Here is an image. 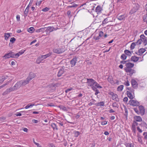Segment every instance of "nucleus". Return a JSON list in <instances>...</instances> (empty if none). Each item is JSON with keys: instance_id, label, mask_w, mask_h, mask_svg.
<instances>
[{"instance_id": "1", "label": "nucleus", "mask_w": 147, "mask_h": 147, "mask_svg": "<svg viewBox=\"0 0 147 147\" xmlns=\"http://www.w3.org/2000/svg\"><path fill=\"white\" fill-rule=\"evenodd\" d=\"M87 83L88 86H90L91 88L94 91L98 92L97 88L100 89L102 87L100 86L95 81L92 79H87Z\"/></svg>"}, {"instance_id": "2", "label": "nucleus", "mask_w": 147, "mask_h": 147, "mask_svg": "<svg viewBox=\"0 0 147 147\" xmlns=\"http://www.w3.org/2000/svg\"><path fill=\"white\" fill-rule=\"evenodd\" d=\"M22 86V85L20 81L17 82L12 87L9 88L8 89H7L6 90L7 92H10L12 91H15L16 90L18 89Z\"/></svg>"}, {"instance_id": "3", "label": "nucleus", "mask_w": 147, "mask_h": 147, "mask_svg": "<svg viewBox=\"0 0 147 147\" xmlns=\"http://www.w3.org/2000/svg\"><path fill=\"white\" fill-rule=\"evenodd\" d=\"M139 5L137 3L134 4L133 5V8L131 10L129 13L131 14H132L136 12L139 9Z\"/></svg>"}, {"instance_id": "4", "label": "nucleus", "mask_w": 147, "mask_h": 147, "mask_svg": "<svg viewBox=\"0 0 147 147\" xmlns=\"http://www.w3.org/2000/svg\"><path fill=\"white\" fill-rule=\"evenodd\" d=\"M61 84V83L59 82L57 83L54 84H52L48 86L47 88H49V89L50 90H53L55 89L56 87H57L60 86Z\"/></svg>"}, {"instance_id": "5", "label": "nucleus", "mask_w": 147, "mask_h": 147, "mask_svg": "<svg viewBox=\"0 0 147 147\" xmlns=\"http://www.w3.org/2000/svg\"><path fill=\"white\" fill-rule=\"evenodd\" d=\"M46 30H45V31L46 32V34H49L50 32H52L54 30H56L58 29L57 28H55L53 27L49 26L47 28H46Z\"/></svg>"}, {"instance_id": "6", "label": "nucleus", "mask_w": 147, "mask_h": 147, "mask_svg": "<svg viewBox=\"0 0 147 147\" xmlns=\"http://www.w3.org/2000/svg\"><path fill=\"white\" fill-rule=\"evenodd\" d=\"M130 105L134 106H138L140 105L139 103L137 101L133 100H131L129 102Z\"/></svg>"}, {"instance_id": "7", "label": "nucleus", "mask_w": 147, "mask_h": 147, "mask_svg": "<svg viewBox=\"0 0 147 147\" xmlns=\"http://www.w3.org/2000/svg\"><path fill=\"white\" fill-rule=\"evenodd\" d=\"M138 109L139 110V114H140L142 115H144L145 113V109L144 107L142 106H140L138 107Z\"/></svg>"}, {"instance_id": "8", "label": "nucleus", "mask_w": 147, "mask_h": 147, "mask_svg": "<svg viewBox=\"0 0 147 147\" xmlns=\"http://www.w3.org/2000/svg\"><path fill=\"white\" fill-rule=\"evenodd\" d=\"M77 61V59L76 57H74L70 61V64L71 65V67H73L76 64Z\"/></svg>"}, {"instance_id": "9", "label": "nucleus", "mask_w": 147, "mask_h": 147, "mask_svg": "<svg viewBox=\"0 0 147 147\" xmlns=\"http://www.w3.org/2000/svg\"><path fill=\"white\" fill-rule=\"evenodd\" d=\"M64 51L63 48H57L53 50L54 52L57 53H60Z\"/></svg>"}, {"instance_id": "10", "label": "nucleus", "mask_w": 147, "mask_h": 147, "mask_svg": "<svg viewBox=\"0 0 147 147\" xmlns=\"http://www.w3.org/2000/svg\"><path fill=\"white\" fill-rule=\"evenodd\" d=\"M3 57L4 58L3 59H6L10 57L13 58V57L12 56V52L11 51L9 53L5 54Z\"/></svg>"}, {"instance_id": "11", "label": "nucleus", "mask_w": 147, "mask_h": 147, "mask_svg": "<svg viewBox=\"0 0 147 147\" xmlns=\"http://www.w3.org/2000/svg\"><path fill=\"white\" fill-rule=\"evenodd\" d=\"M127 16L126 15L123 14L120 16H117V19L119 20H124L125 19V18H127Z\"/></svg>"}, {"instance_id": "12", "label": "nucleus", "mask_w": 147, "mask_h": 147, "mask_svg": "<svg viewBox=\"0 0 147 147\" xmlns=\"http://www.w3.org/2000/svg\"><path fill=\"white\" fill-rule=\"evenodd\" d=\"M138 125V123L136 121H134L133 124L132 125V131L134 133H136V125Z\"/></svg>"}, {"instance_id": "13", "label": "nucleus", "mask_w": 147, "mask_h": 147, "mask_svg": "<svg viewBox=\"0 0 147 147\" xmlns=\"http://www.w3.org/2000/svg\"><path fill=\"white\" fill-rule=\"evenodd\" d=\"M21 83L22 86H24L28 84L29 81V79H27V78L25 80H22L20 81Z\"/></svg>"}, {"instance_id": "14", "label": "nucleus", "mask_w": 147, "mask_h": 147, "mask_svg": "<svg viewBox=\"0 0 147 147\" xmlns=\"http://www.w3.org/2000/svg\"><path fill=\"white\" fill-rule=\"evenodd\" d=\"M102 10V9L100 5L97 6L95 10V11L97 14L100 13Z\"/></svg>"}, {"instance_id": "15", "label": "nucleus", "mask_w": 147, "mask_h": 147, "mask_svg": "<svg viewBox=\"0 0 147 147\" xmlns=\"http://www.w3.org/2000/svg\"><path fill=\"white\" fill-rule=\"evenodd\" d=\"M35 76L36 75L35 74L32 73H30L27 78L29 79V81H30L31 80L34 78Z\"/></svg>"}, {"instance_id": "16", "label": "nucleus", "mask_w": 147, "mask_h": 147, "mask_svg": "<svg viewBox=\"0 0 147 147\" xmlns=\"http://www.w3.org/2000/svg\"><path fill=\"white\" fill-rule=\"evenodd\" d=\"M110 94L112 95V99L113 100H115L116 101H118L119 100L117 97L118 96L115 94H114L113 92H110Z\"/></svg>"}, {"instance_id": "17", "label": "nucleus", "mask_w": 147, "mask_h": 147, "mask_svg": "<svg viewBox=\"0 0 147 147\" xmlns=\"http://www.w3.org/2000/svg\"><path fill=\"white\" fill-rule=\"evenodd\" d=\"M51 55V53H48L45 55H42L41 57H39L42 60V61L44 59H45L50 56Z\"/></svg>"}, {"instance_id": "18", "label": "nucleus", "mask_w": 147, "mask_h": 147, "mask_svg": "<svg viewBox=\"0 0 147 147\" xmlns=\"http://www.w3.org/2000/svg\"><path fill=\"white\" fill-rule=\"evenodd\" d=\"M139 58L135 56H132L131 58V60L134 62H136L138 60Z\"/></svg>"}, {"instance_id": "19", "label": "nucleus", "mask_w": 147, "mask_h": 147, "mask_svg": "<svg viewBox=\"0 0 147 147\" xmlns=\"http://www.w3.org/2000/svg\"><path fill=\"white\" fill-rule=\"evenodd\" d=\"M131 83L134 88H136L137 86V83L135 80H132L131 81Z\"/></svg>"}, {"instance_id": "20", "label": "nucleus", "mask_w": 147, "mask_h": 147, "mask_svg": "<svg viewBox=\"0 0 147 147\" xmlns=\"http://www.w3.org/2000/svg\"><path fill=\"white\" fill-rule=\"evenodd\" d=\"M145 51H146V50L145 49H143V48H141L138 51V53H136V54H137L138 55H141Z\"/></svg>"}, {"instance_id": "21", "label": "nucleus", "mask_w": 147, "mask_h": 147, "mask_svg": "<svg viewBox=\"0 0 147 147\" xmlns=\"http://www.w3.org/2000/svg\"><path fill=\"white\" fill-rule=\"evenodd\" d=\"M127 95L130 99H133L134 97V92H127Z\"/></svg>"}, {"instance_id": "22", "label": "nucleus", "mask_w": 147, "mask_h": 147, "mask_svg": "<svg viewBox=\"0 0 147 147\" xmlns=\"http://www.w3.org/2000/svg\"><path fill=\"white\" fill-rule=\"evenodd\" d=\"M134 120L137 121L138 122L141 121L142 119L141 117L139 116H136L134 117Z\"/></svg>"}, {"instance_id": "23", "label": "nucleus", "mask_w": 147, "mask_h": 147, "mask_svg": "<svg viewBox=\"0 0 147 147\" xmlns=\"http://www.w3.org/2000/svg\"><path fill=\"white\" fill-rule=\"evenodd\" d=\"M125 65L127 67L131 68L134 66V64L133 63L129 62L126 63L125 64Z\"/></svg>"}, {"instance_id": "24", "label": "nucleus", "mask_w": 147, "mask_h": 147, "mask_svg": "<svg viewBox=\"0 0 147 147\" xmlns=\"http://www.w3.org/2000/svg\"><path fill=\"white\" fill-rule=\"evenodd\" d=\"M7 76H3L0 77V83H2L4 80L7 79Z\"/></svg>"}, {"instance_id": "25", "label": "nucleus", "mask_w": 147, "mask_h": 147, "mask_svg": "<svg viewBox=\"0 0 147 147\" xmlns=\"http://www.w3.org/2000/svg\"><path fill=\"white\" fill-rule=\"evenodd\" d=\"M95 105L97 106H103L104 105V102L103 101H101L95 104Z\"/></svg>"}, {"instance_id": "26", "label": "nucleus", "mask_w": 147, "mask_h": 147, "mask_svg": "<svg viewBox=\"0 0 147 147\" xmlns=\"http://www.w3.org/2000/svg\"><path fill=\"white\" fill-rule=\"evenodd\" d=\"M108 80L111 84H113L114 83V82L113 80V78L112 76H110L108 78Z\"/></svg>"}, {"instance_id": "27", "label": "nucleus", "mask_w": 147, "mask_h": 147, "mask_svg": "<svg viewBox=\"0 0 147 147\" xmlns=\"http://www.w3.org/2000/svg\"><path fill=\"white\" fill-rule=\"evenodd\" d=\"M63 69H61L58 72L57 76L58 77H60L63 73Z\"/></svg>"}, {"instance_id": "28", "label": "nucleus", "mask_w": 147, "mask_h": 147, "mask_svg": "<svg viewBox=\"0 0 147 147\" xmlns=\"http://www.w3.org/2000/svg\"><path fill=\"white\" fill-rule=\"evenodd\" d=\"M46 28V27L42 28H40L37 29L36 30V32H44L45 30V29Z\"/></svg>"}, {"instance_id": "29", "label": "nucleus", "mask_w": 147, "mask_h": 147, "mask_svg": "<svg viewBox=\"0 0 147 147\" xmlns=\"http://www.w3.org/2000/svg\"><path fill=\"white\" fill-rule=\"evenodd\" d=\"M124 52L125 54L128 56H131V52L127 50H125Z\"/></svg>"}, {"instance_id": "30", "label": "nucleus", "mask_w": 147, "mask_h": 147, "mask_svg": "<svg viewBox=\"0 0 147 147\" xmlns=\"http://www.w3.org/2000/svg\"><path fill=\"white\" fill-rule=\"evenodd\" d=\"M125 144L127 147H134V146L133 144L126 143Z\"/></svg>"}, {"instance_id": "31", "label": "nucleus", "mask_w": 147, "mask_h": 147, "mask_svg": "<svg viewBox=\"0 0 147 147\" xmlns=\"http://www.w3.org/2000/svg\"><path fill=\"white\" fill-rule=\"evenodd\" d=\"M132 70L131 68L126 67L125 68V70L127 73L129 72Z\"/></svg>"}, {"instance_id": "32", "label": "nucleus", "mask_w": 147, "mask_h": 147, "mask_svg": "<svg viewBox=\"0 0 147 147\" xmlns=\"http://www.w3.org/2000/svg\"><path fill=\"white\" fill-rule=\"evenodd\" d=\"M74 136L75 137H78L80 134V132L78 131H74Z\"/></svg>"}, {"instance_id": "33", "label": "nucleus", "mask_w": 147, "mask_h": 147, "mask_svg": "<svg viewBox=\"0 0 147 147\" xmlns=\"http://www.w3.org/2000/svg\"><path fill=\"white\" fill-rule=\"evenodd\" d=\"M123 86L122 85H121L119 86L117 88V90L119 91H121L123 89Z\"/></svg>"}, {"instance_id": "34", "label": "nucleus", "mask_w": 147, "mask_h": 147, "mask_svg": "<svg viewBox=\"0 0 147 147\" xmlns=\"http://www.w3.org/2000/svg\"><path fill=\"white\" fill-rule=\"evenodd\" d=\"M96 101L94 100H93L92 101H90V102L89 103H88V105L89 106H91L92 105H95V102Z\"/></svg>"}, {"instance_id": "35", "label": "nucleus", "mask_w": 147, "mask_h": 147, "mask_svg": "<svg viewBox=\"0 0 147 147\" xmlns=\"http://www.w3.org/2000/svg\"><path fill=\"white\" fill-rule=\"evenodd\" d=\"M51 126L54 129L57 130L58 129L55 123H52L51 124Z\"/></svg>"}, {"instance_id": "36", "label": "nucleus", "mask_w": 147, "mask_h": 147, "mask_svg": "<svg viewBox=\"0 0 147 147\" xmlns=\"http://www.w3.org/2000/svg\"><path fill=\"white\" fill-rule=\"evenodd\" d=\"M10 36V34L9 33H5V39L7 40L8 39V38Z\"/></svg>"}, {"instance_id": "37", "label": "nucleus", "mask_w": 147, "mask_h": 147, "mask_svg": "<svg viewBox=\"0 0 147 147\" xmlns=\"http://www.w3.org/2000/svg\"><path fill=\"white\" fill-rule=\"evenodd\" d=\"M143 20L144 22H146L147 23V13L144 16Z\"/></svg>"}, {"instance_id": "38", "label": "nucleus", "mask_w": 147, "mask_h": 147, "mask_svg": "<svg viewBox=\"0 0 147 147\" xmlns=\"http://www.w3.org/2000/svg\"><path fill=\"white\" fill-rule=\"evenodd\" d=\"M136 43L135 42H132L130 48L131 50L134 49L136 46Z\"/></svg>"}, {"instance_id": "39", "label": "nucleus", "mask_w": 147, "mask_h": 147, "mask_svg": "<svg viewBox=\"0 0 147 147\" xmlns=\"http://www.w3.org/2000/svg\"><path fill=\"white\" fill-rule=\"evenodd\" d=\"M11 80H9V81H8L6 83H5L3 85L1 86H0V89L1 88L5 86L6 85L8 84L10 82H11Z\"/></svg>"}, {"instance_id": "40", "label": "nucleus", "mask_w": 147, "mask_h": 147, "mask_svg": "<svg viewBox=\"0 0 147 147\" xmlns=\"http://www.w3.org/2000/svg\"><path fill=\"white\" fill-rule=\"evenodd\" d=\"M135 72L136 71L132 69V70L129 72V75L131 76L134 74L135 73Z\"/></svg>"}, {"instance_id": "41", "label": "nucleus", "mask_w": 147, "mask_h": 147, "mask_svg": "<svg viewBox=\"0 0 147 147\" xmlns=\"http://www.w3.org/2000/svg\"><path fill=\"white\" fill-rule=\"evenodd\" d=\"M142 42H143L144 44V45H146L147 44V38L146 37L145 38L142 40Z\"/></svg>"}, {"instance_id": "42", "label": "nucleus", "mask_w": 147, "mask_h": 147, "mask_svg": "<svg viewBox=\"0 0 147 147\" xmlns=\"http://www.w3.org/2000/svg\"><path fill=\"white\" fill-rule=\"evenodd\" d=\"M34 28L33 27H31L28 30V31L31 33H32L34 31Z\"/></svg>"}, {"instance_id": "43", "label": "nucleus", "mask_w": 147, "mask_h": 147, "mask_svg": "<svg viewBox=\"0 0 147 147\" xmlns=\"http://www.w3.org/2000/svg\"><path fill=\"white\" fill-rule=\"evenodd\" d=\"M121 59L124 60H125L127 58V56L125 54H123L121 56Z\"/></svg>"}, {"instance_id": "44", "label": "nucleus", "mask_w": 147, "mask_h": 147, "mask_svg": "<svg viewBox=\"0 0 147 147\" xmlns=\"http://www.w3.org/2000/svg\"><path fill=\"white\" fill-rule=\"evenodd\" d=\"M12 56L13 57V58H15L18 57L19 56L18 53L16 54H14L12 53Z\"/></svg>"}, {"instance_id": "45", "label": "nucleus", "mask_w": 147, "mask_h": 147, "mask_svg": "<svg viewBox=\"0 0 147 147\" xmlns=\"http://www.w3.org/2000/svg\"><path fill=\"white\" fill-rule=\"evenodd\" d=\"M42 61V59H41L39 57H38L36 60V63L37 64H39Z\"/></svg>"}, {"instance_id": "46", "label": "nucleus", "mask_w": 147, "mask_h": 147, "mask_svg": "<svg viewBox=\"0 0 147 147\" xmlns=\"http://www.w3.org/2000/svg\"><path fill=\"white\" fill-rule=\"evenodd\" d=\"M34 105V104H28L27 105H26L25 107V108L26 109H28V108L30 107H32Z\"/></svg>"}, {"instance_id": "47", "label": "nucleus", "mask_w": 147, "mask_h": 147, "mask_svg": "<svg viewBox=\"0 0 147 147\" xmlns=\"http://www.w3.org/2000/svg\"><path fill=\"white\" fill-rule=\"evenodd\" d=\"M16 40V39L15 38L12 37L11 38L10 40V41L11 43H13Z\"/></svg>"}, {"instance_id": "48", "label": "nucleus", "mask_w": 147, "mask_h": 147, "mask_svg": "<svg viewBox=\"0 0 147 147\" xmlns=\"http://www.w3.org/2000/svg\"><path fill=\"white\" fill-rule=\"evenodd\" d=\"M142 42V40L141 39H139L138 41L136 42L137 44L138 45H140Z\"/></svg>"}, {"instance_id": "49", "label": "nucleus", "mask_w": 147, "mask_h": 147, "mask_svg": "<svg viewBox=\"0 0 147 147\" xmlns=\"http://www.w3.org/2000/svg\"><path fill=\"white\" fill-rule=\"evenodd\" d=\"M112 106L113 107H118V105L116 102H114L112 104Z\"/></svg>"}, {"instance_id": "50", "label": "nucleus", "mask_w": 147, "mask_h": 147, "mask_svg": "<svg viewBox=\"0 0 147 147\" xmlns=\"http://www.w3.org/2000/svg\"><path fill=\"white\" fill-rule=\"evenodd\" d=\"M134 110L138 114H139V111L138 108H135L134 109Z\"/></svg>"}, {"instance_id": "51", "label": "nucleus", "mask_w": 147, "mask_h": 147, "mask_svg": "<svg viewBox=\"0 0 147 147\" xmlns=\"http://www.w3.org/2000/svg\"><path fill=\"white\" fill-rule=\"evenodd\" d=\"M28 12V10L27 9H26L24 11V14L25 16H27Z\"/></svg>"}, {"instance_id": "52", "label": "nucleus", "mask_w": 147, "mask_h": 147, "mask_svg": "<svg viewBox=\"0 0 147 147\" xmlns=\"http://www.w3.org/2000/svg\"><path fill=\"white\" fill-rule=\"evenodd\" d=\"M25 51V50H22L21 51H20L18 53V54L19 56L22 55L24 53Z\"/></svg>"}, {"instance_id": "53", "label": "nucleus", "mask_w": 147, "mask_h": 147, "mask_svg": "<svg viewBox=\"0 0 147 147\" xmlns=\"http://www.w3.org/2000/svg\"><path fill=\"white\" fill-rule=\"evenodd\" d=\"M100 37L99 36H94L93 37L94 39L96 40H99L100 39Z\"/></svg>"}, {"instance_id": "54", "label": "nucleus", "mask_w": 147, "mask_h": 147, "mask_svg": "<svg viewBox=\"0 0 147 147\" xmlns=\"http://www.w3.org/2000/svg\"><path fill=\"white\" fill-rule=\"evenodd\" d=\"M49 8L48 7H46L45 8L43 9L42 10L44 11H49Z\"/></svg>"}, {"instance_id": "55", "label": "nucleus", "mask_w": 147, "mask_h": 147, "mask_svg": "<svg viewBox=\"0 0 147 147\" xmlns=\"http://www.w3.org/2000/svg\"><path fill=\"white\" fill-rule=\"evenodd\" d=\"M124 84L127 86H129V82L127 80V81H125L124 82Z\"/></svg>"}, {"instance_id": "56", "label": "nucleus", "mask_w": 147, "mask_h": 147, "mask_svg": "<svg viewBox=\"0 0 147 147\" xmlns=\"http://www.w3.org/2000/svg\"><path fill=\"white\" fill-rule=\"evenodd\" d=\"M107 122L106 121L101 122V124L102 125H105L107 124Z\"/></svg>"}, {"instance_id": "57", "label": "nucleus", "mask_w": 147, "mask_h": 147, "mask_svg": "<svg viewBox=\"0 0 147 147\" xmlns=\"http://www.w3.org/2000/svg\"><path fill=\"white\" fill-rule=\"evenodd\" d=\"M104 33L103 32L100 31L99 34V36L101 37L103 35Z\"/></svg>"}, {"instance_id": "58", "label": "nucleus", "mask_w": 147, "mask_h": 147, "mask_svg": "<svg viewBox=\"0 0 147 147\" xmlns=\"http://www.w3.org/2000/svg\"><path fill=\"white\" fill-rule=\"evenodd\" d=\"M108 22V18H106L104 19L103 21L102 22L103 23H106Z\"/></svg>"}, {"instance_id": "59", "label": "nucleus", "mask_w": 147, "mask_h": 147, "mask_svg": "<svg viewBox=\"0 0 147 147\" xmlns=\"http://www.w3.org/2000/svg\"><path fill=\"white\" fill-rule=\"evenodd\" d=\"M140 37L141 38L140 39L141 40H143L145 38H146V37H145L144 36V35L143 34L141 35L140 36Z\"/></svg>"}, {"instance_id": "60", "label": "nucleus", "mask_w": 147, "mask_h": 147, "mask_svg": "<svg viewBox=\"0 0 147 147\" xmlns=\"http://www.w3.org/2000/svg\"><path fill=\"white\" fill-rule=\"evenodd\" d=\"M138 141L140 143H142V140L141 137H138Z\"/></svg>"}, {"instance_id": "61", "label": "nucleus", "mask_w": 147, "mask_h": 147, "mask_svg": "<svg viewBox=\"0 0 147 147\" xmlns=\"http://www.w3.org/2000/svg\"><path fill=\"white\" fill-rule=\"evenodd\" d=\"M32 121L34 123H37L38 121V120H36V119H33L32 120Z\"/></svg>"}, {"instance_id": "62", "label": "nucleus", "mask_w": 147, "mask_h": 147, "mask_svg": "<svg viewBox=\"0 0 147 147\" xmlns=\"http://www.w3.org/2000/svg\"><path fill=\"white\" fill-rule=\"evenodd\" d=\"M137 129L138 131L140 133H141L142 132V130L139 127H137Z\"/></svg>"}, {"instance_id": "63", "label": "nucleus", "mask_w": 147, "mask_h": 147, "mask_svg": "<svg viewBox=\"0 0 147 147\" xmlns=\"http://www.w3.org/2000/svg\"><path fill=\"white\" fill-rule=\"evenodd\" d=\"M59 107L63 111L64 110V106H63L60 105L59 106Z\"/></svg>"}, {"instance_id": "64", "label": "nucleus", "mask_w": 147, "mask_h": 147, "mask_svg": "<svg viewBox=\"0 0 147 147\" xmlns=\"http://www.w3.org/2000/svg\"><path fill=\"white\" fill-rule=\"evenodd\" d=\"M71 13V12L70 11H67V15L68 16V17H70L71 16V15H70V14Z\"/></svg>"}]
</instances>
